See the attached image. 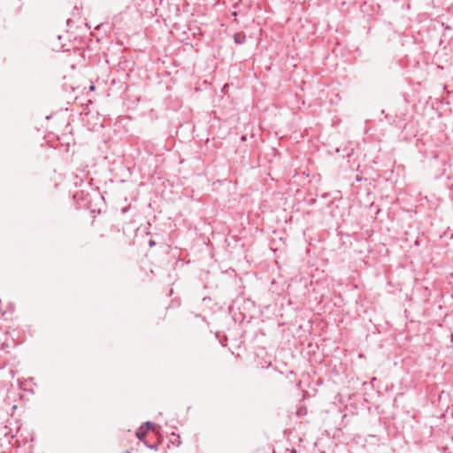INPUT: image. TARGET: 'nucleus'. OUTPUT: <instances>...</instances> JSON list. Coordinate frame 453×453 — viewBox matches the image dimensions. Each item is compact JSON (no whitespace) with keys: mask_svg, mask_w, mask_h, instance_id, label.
I'll use <instances>...</instances> for the list:
<instances>
[{"mask_svg":"<svg viewBox=\"0 0 453 453\" xmlns=\"http://www.w3.org/2000/svg\"><path fill=\"white\" fill-rule=\"evenodd\" d=\"M147 434V430H143V426H141L139 430L135 433L136 437L139 439V441H142L144 442V444L150 448V449H156L157 447V444L155 445H150L146 441H144V437Z\"/></svg>","mask_w":453,"mask_h":453,"instance_id":"1","label":"nucleus"},{"mask_svg":"<svg viewBox=\"0 0 453 453\" xmlns=\"http://www.w3.org/2000/svg\"><path fill=\"white\" fill-rule=\"evenodd\" d=\"M234 40L237 44H242L246 42V35L243 32L236 33L234 35Z\"/></svg>","mask_w":453,"mask_h":453,"instance_id":"2","label":"nucleus"},{"mask_svg":"<svg viewBox=\"0 0 453 453\" xmlns=\"http://www.w3.org/2000/svg\"><path fill=\"white\" fill-rule=\"evenodd\" d=\"M144 426H146L145 430H149V429H153L156 425L153 422L147 421V422L144 423Z\"/></svg>","mask_w":453,"mask_h":453,"instance_id":"3","label":"nucleus"},{"mask_svg":"<svg viewBox=\"0 0 453 453\" xmlns=\"http://www.w3.org/2000/svg\"><path fill=\"white\" fill-rule=\"evenodd\" d=\"M297 415L300 416V415H303L304 413V411H303L302 408H300L298 411H297Z\"/></svg>","mask_w":453,"mask_h":453,"instance_id":"4","label":"nucleus"},{"mask_svg":"<svg viewBox=\"0 0 453 453\" xmlns=\"http://www.w3.org/2000/svg\"><path fill=\"white\" fill-rule=\"evenodd\" d=\"M290 453H296V450L295 449H292L290 450Z\"/></svg>","mask_w":453,"mask_h":453,"instance_id":"5","label":"nucleus"},{"mask_svg":"<svg viewBox=\"0 0 453 453\" xmlns=\"http://www.w3.org/2000/svg\"><path fill=\"white\" fill-rule=\"evenodd\" d=\"M90 88V90H94V89H95V86H94V85H92V86H90V88Z\"/></svg>","mask_w":453,"mask_h":453,"instance_id":"6","label":"nucleus"},{"mask_svg":"<svg viewBox=\"0 0 453 453\" xmlns=\"http://www.w3.org/2000/svg\"><path fill=\"white\" fill-rule=\"evenodd\" d=\"M154 244H155V242H154L153 241H150V246H152V245H154Z\"/></svg>","mask_w":453,"mask_h":453,"instance_id":"7","label":"nucleus"},{"mask_svg":"<svg viewBox=\"0 0 453 453\" xmlns=\"http://www.w3.org/2000/svg\"><path fill=\"white\" fill-rule=\"evenodd\" d=\"M125 453H132V452H130L129 450H126V452H125Z\"/></svg>","mask_w":453,"mask_h":453,"instance_id":"8","label":"nucleus"}]
</instances>
